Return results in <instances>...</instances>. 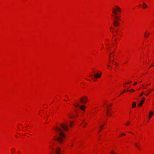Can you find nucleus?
I'll list each match as a JSON object with an SVG mask.
<instances>
[{"label":"nucleus","mask_w":154,"mask_h":154,"mask_svg":"<svg viewBox=\"0 0 154 154\" xmlns=\"http://www.w3.org/2000/svg\"><path fill=\"white\" fill-rule=\"evenodd\" d=\"M112 16L114 17L115 18L116 20H119L120 19V16H117L116 15V14H112Z\"/></svg>","instance_id":"nucleus-7"},{"label":"nucleus","mask_w":154,"mask_h":154,"mask_svg":"<svg viewBox=\"0 0 154 154\" xmlns=\"http://www.w3.org/2000/svg\"><path fill=\"white\" fill-rule=\"evenodd\" d=\"M69 116H70V117H73V116H71V115H69Z\"/></svg>","instance_id":"nucleus-35"},{"label":"nucleus","mask_w":154,"mask_h":154,"mask_svg":"<svg viewBox=\"0 0 154 154\" xmlns=\"http://www.w3.org/2000/svg\"><path fill=\"white\" fill-rule=\"evenodd\" d=\"M153 66V65H151L150 66V68L151 67H152Z\"/></svg>","instance_id":"nucleus-29"},{"label":"nucleus","mask_w":154,"mask_h":154,"mask_svg":"<svg viewBox=\"0 0 154 154\" xmlns=\"http://www.w3.org/2000/svg\"><path fill=\"white\" fill-rule=\"evenodd\" d=\"M112 29V27H111L110 28V29Z\"/></svg>","instance_id":"nucleus-42"},{"label":"nucleus","mask_w":154,"mask_h":154,"mask_svg":"<svg viewBox=\"0 0 154 154\" xmlns=\"http://www.w3.org/2000/svg\"><path fill=\"white\" fill-rule=\"evenodd\" d=\"M73 105L76 107H79L82 110H84L86 108L85 106L83 105H82L81 106H79L78 104H74Z\"/></svg>","instance_id":"nucleus-4"},{"label":"nucleus","mask_w":154,"mask_h":154,"mask_svg":"<svg viewBox=\"0 0 154 154\" xmlns=\"http://www.w3.org/2000/svg\"><path fill=\"white\" fill-rule=\"evenodd\" d=\"M143 88H146V87H145L143 85Z\"/></svg>","instance_id":"nucleus-33"},{"label":"nucleus","mask_w":154,"mask_h":154,"mask_svg":"<svg viewBox=\"0 0 154 154\" xmlns=\"http://www.w3.org/2000/svg\"><path fill=\"white\" fill-rule=\"evenodd\" d=\"M107 114H110V113L109 112V113H107Z\"/></svg>","instance_id":"nucleus-34"},{"label":"nucleus","mask_w":154,"mask_h":154,"mask_svg":"<svg viewBox=\"0 0 154 154\" xmlns=\"http://www.w3.org/2000/svg\"><path fill=\"white\" fill-rule=\"evenodd\" d=\"M103 125H101V126H100V131H99V132H100V131L101 130V129H102V127H103Z\"/></svg>","instance_id":"nucleus-17"},{"label":"nucleus","mask_w":154,"mask_h":154,"mask_svg":"<svg viewBox=\"0 0 154 154\" xmlns=\"http://www.w3.org/2000/svg\"><path fill=\"white\" fill-rule=\"evenodd\" d=\"M149 34V33H147L146 32H145V35L144 36V37L146 38L147 36H148Z\"/></svg>","instance_id":"nucleus-13"},{"label":"nucleus","mask_w":154,"mask_h":154,"mask_svg":"<svg viewBox=\"0 0 154 154\" xmlns=\"http://www.w3.org/2000/svg\"><path fill=\"white\" fill-rule=\"evenodd\" d=\"M121 8L117 6H115V8H112V11L113 13L114 14H113L117 15V12H121Z\"/></svg>","instance_id":"nucleus-2"},{"label":"nucleus","mask_w":154,"mask_h":154,"mask_svg":"<svg viewBox=\"0 0 154 154\" xmlns=\"http://www.w3.org/2000/svg\"><path fill=\"white\" fill-rule=\"evenodd\" d=\"M153 90L152 89H150V91L149 92H150V91H152Z\"/></svg>","instance_id":"nucleus-30"},{"label":"nucleus","mask_w":154,"mask_h":154,"mask_svg":"<svg viewBox=\"0 0 154 154\" xmlns=\"http://www.w3.org/2000/svg\"><path fill=\"white\" fill-rule=\"evenodd\" d=\"M109 109H107V110H106V112H107V113H109Z\"/></svg>","instance_id":"nucleus-23"},{"label":"nucleus","mask_w":154,"mask_h":154,"mask_svg":"<svg viewBox=\"0 0 154 154\" xmlns=\"http://www.w3.org/2000/svg\"><path fill=\"white\" fill-rule=\"evenodd\" d=\"M63 129L66 131L69 130V127L67 124H62L61 127H56L54 128L57 134V135L55 136L54 139L60 143H62L63 141V138H64L65 136Z\"/></svg>","instance_id":"nucleus-1"},{"label":"nucleus","mask_w":154,"mask_h":154,"mask_svg":"<svg viewBox=\"0 0 154 154\" xmlns=\"http://www.w3.org/2000/svg\"><path fill=\"white\" fill-rule=\"evenodd\" d=\"M112 62H114V60H112Z\"/></svg>","instance_id":"nucleus-40"},{"label":"nucleus","mask_w":154,"mask_h":154,"mask_svg":"<svg viewBox=\"0 0 154 154\" xmlns=\"http://www.w3.org/2000/svg\"><path fill=\"white\" fill-rule=\"evenodd\" d=\"M88 98L85 96H83L80 99V101L81 103H86L88 100Z\"/></svg>","instance_id":"nucleus-3"},{"label":"nucleus","mask_w":154,"mask_h":154,"mask_svg":"<svg viewBox=\"0 0 154 154\" xmlns=\"http://www.w3.org/2000/svg\"><path fill=\"white\" fill-rule=\"evenodd\" d=\"M73 122H70V127H72V123Z\"/></svg>","instance_id":"nucleus-15"},{"label":"nucleus","mask_w":154,"mask_h":154,"mask_svg":"<svg viewBox=\"0 0 154 154\" xmlns=\"http://www.w3.org/2000/svg\"><path fill=\"white\" fill-rule=\"evenodd\" d=\"M129 132V133H131V134H132V133L131 132Z\"/></svg>","instance_id":"nucleus-41"},{"label":"nucleus","mask_w":154,"mask_h":154,"mask_svg":"<svg viewBox=\"0 0 154 154\" xmlns=\"http://www.w3.org/2000/svg\"><path fill=\"white\" fill-rule=\"evenodd\" d=\"M147 7V5L145 4V3L144 2H143V5L142 6V7L143 8H146Z\"/></svg>","instance_id":"nucleus-12"},{"label":"nucleus","mask_w":154,"mask_h":154,"mask_svg":"<svg viewBox=\"0 0 154 154\" xmlns=\"http://www.w3.org/2000/svg\"><path fill=\"white\" fill-rule=\"evenodd\" d=\"M147 91H148V94H146V96H148V95H149V93H150V92H149V90H147Z\"/></svg>","instance_id":"nucleus-18"},{"label":"nucleus","mask_w":154,"mask_h":154,"mask_svg":"<svg viewBox=\"0 0 154 154\" xmlns=\"http://www.w3.org/2000/svg\"><path fill=\"white\" fill-rule=\"evenodd\" d=\"M111 54H112V53H111V54H110V55H110V56H109V57H110V56H111Z\"/></svg>","instance_id":"nucleus-37"},{"label":"nucleus","mask_w":154,"mask_h":154,"mask_svg":"<svg viewBox=\"0 0 154 154\" xmlns=\"http://www.w3.org/2000/svg\"><path fill=\"white\" fill-rule=\"evenodd\" d=\"M131 81H130L129 82H127L126 83V84H129V83H131Z\"/></svg>","instance_id":"nucleus-24"},{"label":"nucleus","mask_w":154,"mask_h":154,"mask_svg":"<svg viewBox=\"0 0 154 154\" xmlns=\"http://www.w3.org/2000/svg\"><path fill=\"white\" fill-rule=\"evenodd\" d=\"M65 97L67 98H69V97L66 95H65Z\"/></svg>","instance_id":"nucleus-25"},{"label":"nucleus","mask_w":154,"mask_h":154,"mask_svg":"<svg viewBox=\"0 0 154 154\" xmlns=\"http://www.w3.org/2000/svg\"><path fill=\"white\" fill-rule=\"evenodd\" d=\"M143 92H142L140 94V96H142L143 95Z\"/></svg>","instance_id":"nucleus-20"},{"label":"nucleus","mask_w":154,"mask_h":154,"mask_svg":"<svg viewBox=\"0 0 154 154\" xmlns=\"http://www.w3.org/2000/svg\"><path fill=\"white\" fill-rule=\"evenodd\" d=\"M111 106V105H109V106Z\"/></svg>","instance_id":"nucleus-43"},{"label":"nucleus","mask_w":154,"mask_h":154,"mask_svg":"<svg viewBox=\"0 0 154 154\" xmlns=\"http://www.w3.org/2000/svg\"><path fill=\"white\" fill-rule=\"evenodd\" d=\"M125 92V91H124L123 92H121L120 94H123V93H124Z\"/></svg>","instance_id":"nucleus-28"},{"label":"nucleus","mask_w":154,"mask_h":154,"mask_svg":"<svg viewBox=\"0 0 154 154\" xmlns=\"http://www.w3.org/2000/svg\"><path fill=\"white\" fill-rule=\"evenodd\" d=\"M132 91V92H134V90L133 89H131V90H127V91Z\"/></svg>","instance_id":"nucleus-16"},{"label":"nucleus","mask_w":154,"mask_h":154,"mask_svg":"<svg viewBox=\"0 0 154 154\" xmlns=\"http://www.w3.org/2000/svg\"><path fill=\"white\" fill-rule=\"evenodd\" d=\"M86 79V80H87V81H89V80L88 79Z\"/></svg>","instance_id":"nucleus-36"},{"label":"nucleus","mask_w":154,"mask_h":154,"mask_svg":"<svg viewBox=\"0 0 154 154\" xmlns=\"http://www.w3.org/2000/svg\"><path fill=\"white\" fill-rule=\"evenodd\" d=\"M137 82H136L134 84V85H136L137 84Z\"/></svg>","instance_id":"nucleus-22"},{"label":"nucleus","mask_w":154,"mask_h":154,"mask_svg":"<svg viewBox=\"0 0 154 154\" xmlns=\"http://www.w3.org/2000/svg\"><path fill=\"white\" fill-rule=\"evenodd\" d=\"M116 40H117L116 39H116H115V40L116 41Z\"/></svg>","instance_id":"nucleus-39"},{"label":"nucleus","mask_w":154,"mask_h":154,"mask_svg":"<svg viewBox=\"0 0 154 154\" xmlns=\"http://www.w3.org/2000/svg\"><path fill=\"white\" fill-rule=\"evenodd\" d=\"M153 105H154V103H153Z\"/></svg>","instance_id":"nucleus-45"},{"label":"nucleus","mask_w":154,"mask_h":154,"mask_svg":"<svg viewBox=\"0 0 154 154\" xmlns=\"http://www.w3.org/2000/svg\"><path fill=\"white\" fill-rule=\"evenodd\" d=\"M122 135H125V134L124 133H122V134H121Z\"/></svg>","instance_id":"nucleus-26"},{"label":"nucleus","mask_w":154,"mask_h":154,"mask_svg":"<svg viewBox=\"0 0 154 154\" xmlns=\"http://www.w3.org/2000/svg\"><path fill=\"white\" fill-rule=\"evenodd\" d=\"M82 123H83V126L85 127V126L87 124V123L84 122V121H83Z\"/></svg>","instance_id":"nucleus-14"},{"label":"nucleus","mask_w":154,"mask_h":154,"mask_svg":"<svg viewBox=\"0 0 154 154\" xmlns=\"http://www.w3.org/2000/svg\"><path fill=\"white\" fill-rule=\"evenodd\" d=\"M153 114V112H152V111H151L150 112L149 114V119H150L151 118V117L152 116Z\"/></svg>","instance_id":"nucleus-10"},{"label":"nucleus","mask_w":154,"mask_h":154,"mask_svg":"<svg viewBox=\"0 0 154 154\" xmlns=\"http://www.w3.org/2000/svg\"><path fill=\"white\" fill-rule=\"evenodd\" d=\"M150 85V84H148V85Z\"/></svg>","instance_id":"nucleus-38"},{"label":"nucleus","mask_w":154,"mask_h":154,"mask_svg":"<svg viewBox=\"0 0 154 154\" xmlns=\"http://www.w3.org/2000/svg\"><path fill=\"white\" fill-rule=\"evenodd\" d=\"M143 100H142L140 102V103L138 104V105L139 106H141L145 100V98L144 97H143Z\"/></svg>","instance_id":"nucleus-6"},{"label":"nucleus","mask_w":154,"mask_h":154,"mask_svg":"<svg viewBox=\"0 0 154 154\" xmlns=\"http://www.w3.org/2000/svg\"><path fill=\"white\" fill-rule=\"evenodd\" d=\"M113 25L115 26H117L119 25V23L117 21V20L114 19L113 21Z\"/></svg>","instance_id":"nucleus-5"},{"label":"nucleus","mask_w":154,"mask_h":154,"mask_svg":"<svg viewBox=\"0 0 154 154\" xmlns=\"http://www.w3.org/2000/svg\"><path fill=\"white\" fill-rule=\"evenodd\" d=\"M108 45V44H106V45Z\"/></svg>","instance_id":"nucleus-44"},{"label":"nucleus","mask_w":154,"mask_h":154,"mask_svg":"<svg viewBox=\"0 0 154 154\" xmlns=\"http://www.w3.org/2000/svg\"><path fill=\"white\" fill-rule=\"evenodd\" d=\"M94 77L96 78H99L100 77L101 74L100 75L98 73H97L96 74H94Z\"/></svg>","instance_id":"nucleus-9"},{"label":"nucleus","mask_w":154,"mask_h":154,"mask_svg":"<svg viewBox=\"0 0 154 154\" xmlns=\"http://www.w3.org/2000/svg\"><path fill=\"white\" fill-rule=\"evenodd\" d=\"M130 124V123L128 122L126 123V125H128Z\"/></svg>","instance_id":"nucleus-19"},{"label":"nucleus","mask_w":154,"mask_h":154,"mask_svg":"<svg viewBox=\"0 0 154 154\" xmlns=\"http://www.w3.org/2000/svg\"><path fill=\"white\" fill-rule=\"evenodd\" d=\"M11 153H12V154H14V152L12 151H11Z\"/></svg>","instance_id":"nucleus-32"},{"label":"nucleus","mask_w":154,"mask_h":154,"mask_svg":"<svg viewBox=\"0 0 154 154\" xmlns=\"http://www.w3.org/2000/svg\"><path fill=\"white\" fill-rule=\"evenodd\" d=\"M117 63H116L115 64V66H116L117 65Z\"/></svg>","instance_id":"nucleus-31"},{"label":"nucleus","mask_w":154,"mask_h":154,"mask_svg":"<svg viewBox=\"0 0 154 154\" xmlns=\"http://www.w3.org/2000/svg\"><path fill=\"white\" fill-rule=\"evenodd\" d=\"M60 151V149L59 147H57L56 149V154H59Z\"/></svg>","instance_id":"nucleus-8"},{"label":"nucleus","mask_w":154,"mask_h":154,"mask_svg":"<svg viewBox=\"0 0 154 154\" xmlns=\"http://www.w3.org/2000/svg\"><path fill=\"white\" fill-rule=\"evenodd\" d=\"M107 66L108 67H110V65H107Z\"/></svg>","instance_id":"nucleus-27"},{"label":"nucleus","mask_w":154,"mask_h":154,"mask_svg":"<svg viewBox=\"0 0 154 154\" xmlns=\"http://www.w3.org/2000/svg\"><path fill=\"white\" fill-rule=\"evenodd\" d=\"M136 103L135 102H134L132 104V107L133 108H135L136 106Z\"/></svg>","instance_id":"nucleus-11"},{"label":"nucleus","mask_w":154,"mask_h":154,"mask_svg":"<svg viewBox=\"0 0 154 154\" xmlns=\"http://www.w3.org/2000/svg\"><path fill=\"white\" fill-rule=\"evenodd\" d=\"M135 145L136 146H137L138 148H139V146L137 145V144H135Z\"/></svg>","instance_id":"nucleus-21"}]
</instances>
